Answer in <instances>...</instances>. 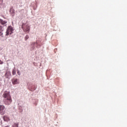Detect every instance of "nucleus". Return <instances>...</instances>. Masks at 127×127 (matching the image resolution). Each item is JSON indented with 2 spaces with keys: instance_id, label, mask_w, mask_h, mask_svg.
<instances>
[{
  "instance_id": "10",
  "label": "nucleus",
  "mask_w": 127,
  "mask_h": 127,
  "mask_svg": "<svg viewBox=\"0 0 127 127\" xmlns=\"http://www.w3.org/2000/svg\"><path fill=\"white\" fill-rule=\"evenodd\" d=\"M9 12L10 14L11 15L12 17H13V16L15 15V11L14 10V9H13V8H10Z\"/></svg>"
},
{
  "instance_id": "6",
  "label": "nucleus",
  "mask_w": 127,
  "mask_h": 127,
  "mask_svg": "<svg viewBox=\"0 0 127 127\" xmlns=\"http://www.w3.org/2000/svg\"><path fill=\"white\" fill-rule=\"evenodd\" d=\"M27 86L28 88L29 89V90H30V91H35V90H36V86H35V85L31 83H27Z\"/></svg>"
},
{
  "instance_id": "17",
  "label": "nucleus",
  "mask_w": 127,
  "mask_h": 127,
  "mask_svg": "<svg viewBox=\"0 0 127 127\" xmlns=\"http://www.w3.org/2000/svg\"><path fill=\"white\" fill-rule=\"evenodd\" d=\"M3 2V0H0V5L2 4Z\"/></svg>"
},
{
  "instance_id": "13",
  "label": "nucleus",
  "mask_w": 127,
  "mask_h": 127,
  "mask_svg": "<svg viewBox=\"0 0 127 127\" xmlns=\"http://www.w3.org/2000/svg\"><path fill=\"white\" fill-rule=\"evenodd\" d=\"M19 124L18 123H14V125L12 126V127H18Z\"/></svg>"
},
{
  "instance_id": "1",
  "label": "nucleus",
  "mask_w": 127,
  "mask_h": 127,
  "mask_svg": "<svg viewBox=\"0 0 127 127\" xmlns=\"http://www.w3.org/2000/svg\"><path fill=\"white\" fill-rule=\"evenodd\" d=\"M3 102L5 105H10L11 104V102H12V100L11 99V96L9 94V92L5 91L3 94Z\"/></svg>"
},
{
  "instance_id": "4",
  "label": "nucleus",
  "mask_w": 127,
  "mask_h": 127,
  "mask_svg": "<svg viewBox=\"0 0 127 127\" xmlns=\"http://www.w3.org/2000/svg\"><path fill=\"white\" fill-rule=\"evenodd\" d=\"M18 107L19 113H22L23 112V109H24V102L22 101H19Z\"/></svg>"
},
{
  "instance_id": "18",
  "label": "nucleus",
  "mask_w": 127,
  "mask_h": 127,
  "mask_svg": "<svg viewBox=\"0 0 127 127\" xmlns=\"http://www.w3.org/2000/svg\"><path fill=\"white\" fill-rule=\"evenodd\" d=\"M0 64H3V62L2 61H1L0 60Z\"/></svg>"
},
{
  "instance_id": "9",
  "label": "nucleus",
  "mask_w": 127,
  "mask_h": 127,
  "mask_svg": "<svg viewBox=\"0 0 127 127\" xmlns=\"http://www.w3.org/2000/svg\"><path fill=\"white\" fill-rule=\"evenodd\" d=\"M12 83L13 85H17V84H19V80L17 78H13L12 79Z\"/></svg>"
},
{
  "instance_id": "2",
  "label": "nucleus",
  "mask_w": 127,
  "mask_h": 127,
  "mask_svg": "<svg viewBox=\"0 0 127 127\" xmlns=\"http://www.w3.org/2000/svg\"><path fill=\"white\" fill-rule=\"evenodd\" d=\"M0 23L1 25H0V36L1 37H3V31L4 30V24L7 23L6 21H3L2 19H0Z\"/></svg>"
},
{
  "instance_id": "3",
  "label": "nucleus",
  "mask_w": 127,
  "mask_h": 127,
  "mask_svg": "<svg viewBox=\"0 0 127 127\" xmlns=\"http://www.w3.org/2000/svg\"><path fill=\"white\" fill-rule=\"evenodd\" d=\"M41 45V41L37 40L36 42L32 43L31 45V49L32 50H34L35 49V47L37 48H40Z\"/></svg>"
},
{
  "instance_id": "8",
  "label": "nucleus",
  "mask_w": 127,
  "mask_h": 127,
  "mask_svg": "<svg viewBox=\"0 0 127 127\" xmlns=\"http://www.w3.org/2000/svg\"><path fill=\"white\" fill-rule=\"evenodd\" d=\"M5 114V107L3 105H0V114L3 115Z\"/></svg>"
},
{
  "instance_id": "14",
  "label": "nucleus",
  "mask_w": 127,
  "mask_h": 127,
  "mask_svg": "<svg viewBox=\"0 0 127 127\" xmlns=\"http://www.w3.org/2000/svg\"><path fill=\"white\" fill-rule=\"evenodd\" d=\"M12 75L13 76H14V75H16V71H15V69H13L12 71Z\"/></svg>"
},
{
  "instance_id": "11",
  "label": "nucleus",
  "mask_w": 127,
  "mask_h": 127,
  "mask_svg": "<svg viewBox=\"0 0 127 127\" xmlns=\"http://www.w3.org/2000/svg\"><path fill=\"white\" fill-rule=\"evenodd\" d=\"M11 76V72L9 71H6L5 74V76L8 79Z\"/></svg>"
},
{
  "instance_id": "12",
  "label": "nucleus",
  "mask_w": 127,
  "mask_h": 127,
  "mask_svg": "<svg viewBox=\"0 0 127 127\" xmlns=\"http://www.w3.org/2000/svg\"><path fill=\"white\" fill-rule=\"evenodd\" d=\"M3 119L4 122H9L10 121L9 117H8L7 116H3Z\"/></svg>"
},
{
  "instance_id": "19",
  "label": "nucleus",
  "mask_w": 127,
  "mask_h": 127,
  "mask_svg": "<svg viewBox=\"0 0 127 127\" xmlns=\"http://www.w3.org/2000/svg\"><path fill=\"white\" fill-rule=\"evenodd\" d=\"M1 127H2V125H1Z\"/></svg>"
},
{
  "instance_id": "5",
  "label": "nucleus",
  "mask_w": 127,
  "mask_h": 127,
  "mask_svg": "<svg viewBox=\"0 0 127 127\" xmlns=\"http://www.w3.org/2000/svg\"><path fill=\"white\" fill-rule=\"evenodd\" d=\"M14 30L13 29V28L11 26H9L7 29L6 31L5 32V36H8V35H11L12 33H13V31Z\"/></svg>"
},
{
  "instance_id": "16",
  "label": "nucleus",
  "mask_w": 127,
  "mask_h": 127,
  "mask_svg": "<svg viewBox=\"0 0 127 127\" xmlns=\"http://www.w3.org/2000/svg\"><path fill=\"white\" fill-rule=\"evenodd\" d=\"M17 73L19 76H20V71H19V70L17 69Z\"/></svg>"
},
{
  "instance_id": "15",
  "label": "nucleus",
  "mask_w": 127,
  "mask_h": 127,
  "mask_svg": "<svg viewBox=\"0 0 127 127\" xmlns=\"http://www.w3.org/2000/svg\"><path fill=\"white\" fill-rule=\"evenodd\" d=\"M28 38H29V36L27 35L25 37V40H27V39H28Z\"/></svg>"
},
{
  "instance_id": "7",
  "label": "nucleus",
  "mask_w": 127,
  "mask_h": 127,
  "mask_svg": "<svg viewBox=\"0 0 127 127\" xmlns=\"http://www.w3.org/2000/svg\"><path fill=\"white\" fill-rule=\"evenodd\" d=\"M22 28L26 32H29L30 30V27L26 24V23H23L22 25Z\"/></svg>"
}]
</instances>
